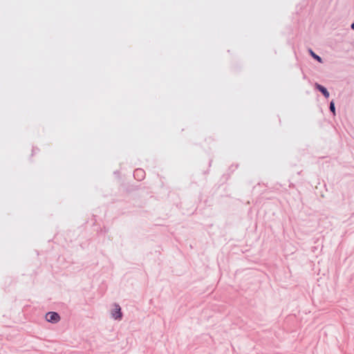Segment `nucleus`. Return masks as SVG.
Instances as JSON below:
<instances>
[{
	"mask_svg": "<svg viewBox=\"0 0 354 354\" xmlns=\"http://www.w3.org/2000/svg\"><path fill=\"white\" fill-rule=\"evenodd\" d=\"M45 318L47 322L52 324H57L61 319L59 314L54 311L48 312L46 314Z\"/></svg>",
	"mask_w": 354,
	"mask_h": 354,
	"instance_id": "obj_1",
	"label": "nucleus"
},
{
	"mask_svg": "<svg viewBox=\"0 0 354 354\" xmlns=\"http://www.w3.org/2000/svg\"><path fill=\"white\" fill-rule=\"evenodd\" d=\"M111 316L116 320H121L123 317L122 308L118 304H114V308L111 310Z\"/></svg>",
	"mask_w": 354,
	"mask_h": 354,
	"instance_id": "obj_2",
	"label": "nucleus"
},
{
	"mask_svg": "<svg viewBox=\"0 0 354 354\" xmlns=\"http://www.w3.org/2000/svg\"><path fill=\"white\" fill-rule=\"evenodd\" d=\"M314 86H315V88L316 90H317L318 91H319L326 99H328L329 97L330 93L325 86H324L323 85H322L317 82H316Z\"/></svg>",
	"mask_w": 354,
	"mask_h": 354,
	"instance_id": "obj_3",
	"label": "nucleus"
},
{
	"mask_svg": "<svg viewBox=\"0 0 354 354\" xmlns=\"http://www.w3.org/2000/svg\"><path fill=\"white\" fill-rule=\"evenodd\" d=\"M146 176L145 171L141 168L136 169L133 171V177L136 180L141 181L145 179Z\"/></svg>",
	"mask_w": 354,
	"mask_h": 354,
	"instance_id": "obj_4",
	"label": "nucleus"
},
{
	"mask_svg": "<svg viewBox=\"0 0 354 354\" xmlns=\"http://www.w3.org/2000/svg\"><path fill=\"white\" fill-rule=\"evenodd\" d=\"M308 53L309 55L315 59L316 60L317 62H318L319 63H323V59L322 58L317 55L313 50L312 48H308Z\"/></svg>",
	"mask_w": 354,
	"mask_h": 354,
	"instance_id": "obj_5",
	"label": "nucleus"
},
{
	"mask_svg": "<svg viewBox=\"0 0 354 354\" xmlns=\"http://www.w3.org/2000/svg\"><path fill=\"white\" fill-rule=\"evenodd\" d=\"M329 110L333 113V115H335V105L333 100L330 102Z\"/></svg>",
	"mask_w": 354,
	"mask_h": 354,
	"instance_id": "obj_6",
	"label": "nucleus"
},
{
	"mask_svg": "<svg viewBox=\"0 0 354 354\" xmlns=\"http://www.w3.org/2000/svg\"><path fill=\"white\" fill-rule=\"evenodd\" d=\"M39 151V149L37 147H32L31 156H33L35 154L37 153Z\"/></svg>",
	"mask_w": 354,
	"mask_h": 354,
	"instance_id": "obj_7",
	"label": "nucleus"
},
{
	"mask_svg": "<svg viewBox=\"0 0 354 354\" xmlns=\"http://www.w3.org/2000/svg\"><path fill=\"white\" fill-rule=\"evenodd\" d=\"M205 140L210 143L214 142L215 140L213 137L209 136L208 138H205Z\"/></svg>",
	"mask_w": 354,
	"mask_h": 354,
	"instance_id": "obj_8",
	"label": "nucleus"
},
{
	"mask_svg": "<svg viewBox=\"0 0 354 354\" xmlns=\"http://www.w3.org/2000/svg\"><path fill=\"white\" fill-rule=\"evenodd\" d=\"M351 29L354 30V22L351 24Z\"/></svg>",
	"mask_w": 354,
	"mask_h": 354,
	"instance_id": "obj_9",
	"label": "nucleus"
},
{
	"mask_svg": "<svg viewBox=\"0 0 354 354\" xmlns=\"http://www.w3.org/2000/svg\"><path fill=\"white\" fill-rule=\"evenodd\" d=\"M212 162V160H209V167H211Z\"/></svg>",
	"mask_w": 354,
	"mask_h": 354,
	"instance_id": "obj_10",
	"label": "nucleus"
}]
</instances>
